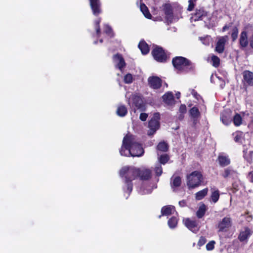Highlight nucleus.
I'll list each match as a JSON object with an SVG mask.
<instances>
[{
	"mask_svg": "<svg viewBox=\"0 0 253 253\" xmlns=\"http://www.w3.org/2000/svg\"><path fill=\"white\" fill-rule=\"evenodd\" d=\"M120 153L124 156L140 157L143 154L144 150L133 136L127 134L124 138Z\"/></svg>",
	"mask_w": 253,
	"mask_h": 253,
	"instance_id": "nucleus-1",
	"label": "nucleus"
},
{
	"mask_svg": "<svg viewBox=\"0 0 253 253\" xmlns=\"http://www.w3.org/2000/svg\"><path fill=\"white\" fill-rule=\"evenodd\" d=\"M139 171V168L133 166H125L120 170V175L125 183L124 189L128 194L132 189V181L138 176Z\"/></svg>",
	"mask_w": 253,
	"mask_h": 253,
	"instance_id": "nucleus-2",
	"label": "nucleus"
},
{
	"mask_svg": "<svg viewBox=\"0 0 253 253\" xmlns=\"http://www.w3.org/2000/svg\"><path fill=\"white\" fill-rule=\"evenodd\" d=\"M203 180L201 172L194 171L187 176V185L189 188H194L200 185Z\"/></svg>",
	"mask_w": 253,
	"mask_h": 253,
	"instance_id": "nucleus-3",
	"label": "nucleus"
},
{
	"mask_svg": "<svg viewBox=\"0 0 253 253\" xmlns=\"http://www.w3.org/2000/svg\"><path fill=\"white\" fill-rule=\"evenodd\" d=\"M174 67L180 72H187L191 68V64L189 61L183 57L178 56L172 60Z\"/></svg>",
	"mask_w": 253,
	"mask_h": 253,
	"instance_id": "nucleus-4",
	"label": "nucleus"
},
{
	"mask_svg": "<svg viewBox=\"0 0 253 253\" xmlns=\"http://www.w3.org/2000/svg\"><path fill=\"white\" fill-rule=\"evenodd\" d=\"M232 220L229 216H225L219 220L217 224V228L219 232H227L232 226Z\"/></svg>",
	"mask_w": 253,
	"mask_h": 253,
	"instance_id": "nucleus-5",
	"label": "nucleus"
},
{
	"mask_svg": "<svg viewBox=\"0 0 253 253\" xmlns=\"http://www.w3.org/2000/svg\"><path fill=\"white\" fill-rule=\"evenodd\" d=\"M253 26L250 25H247L244 30L241 32L239 38V44L241 48H244L249 43L248 34L252 32Z\"/></svg>",
	"mask_w": 253,
	"mask_h": 253,
	"instance_id": "nucleus-6",
	"label": "nucleus"
},
{
	"mask_svg": "<svg viewBox=\"0 0 253 253\" xmlns=\"http://www.w3.org/2000/svg\"><path fill=\"white\" fill-rule=\"evenodd\" d=\"M160 114L159 113H155L154 114L153 118L149 122V130L148 134L149 135H153L156 131L159 128L160 124L159 120L160 119Z\"/></svg>",
	"mask_w": 253,
	"mask_h": 253,
	"instance_id": "nucleus-7",
	"label": "nucleus"
},
{
	"mask_svg": "<svg viewBox=\"0 0 253 253\" xmlns=\"http://www.w3.org/2000/svg\"><path fill=\"white\" fill-rule=\"evenodd\" d=\"M191 94L198 101L199 103L197 105L194 106L191 109V111H199L200 110H204L206 109V107L205 105L204 104V101L201 97L199 95L197 92H196L193 89H189L188 90V92L187 93V95H189Z\"/></svg>",
	"mask_w": 253,
	"mask_h": 253,
	"instance_id": "nucleus-8",
	"label": "nucleus"
},
{
	"mask_svg": "<svg viewBox=\"0 0 253 253\" xmlns=\"http://www.w3.org/2000/svg\"><path fill=\"white\" fill-rule=\"evenodd\" d=\"M154 59L159 62H164L166 60V56L161 47H156L152 51Z\"/></svg>",
	"mask_w": 253,
	"mask_h": 253,
	"instance_id": "nucleus-9",
	"label": "nucleus"
},
{
	"mask_svg": "<svg viewBox=\"0 0 253 253\" xmlns=\"http://www.w3.org/2000/svg\"><path fill=\"white\" fill-rule=\"evenodd\" d=\"M166 21L168 23H171L175 21L176 19L174 18L172 12L171 7L169 4H165L164 8Z\"/></svg>",
	"mask_w": 253,
	"mask_h": 253,
	"instance_id": "nucleus-10",
	"label": "nucleus"
},
{
	"mask_svg": "<svg viewBox=\"0 0 253 253\" xmlns=\"http://www.w3.org/2000/svg\"><path fill=\"white\" fill-rule=\"evenodd\" d=\"M183 223L184 225L193 232H196L199 229L198 223L195 220H192L189 218H186L183 219Z\"/></svg>",
	"mask_w": 253,
	"mask_h": 253,
	"instance_id": "nucleus-11",
	"label": "nucleus"
},
{
	"mask_svg": "<svg viewBox=\"0 0 253 253\" xmlns=\"http://www.w3.org/2000/svg\"><path fill=\"white\" fill-rule=\"evenodd\" d=\"M228 40V37L227 36L219 38L216 45L215 51L219 53H222L224 50L225 43Z\"/></svg>",
	"mask_w": 253,
	"mask_h": 253,
	"instance_id": "nucleus-12",
	"label": "nucleus"
},
{
	"mask_svg": "<svg viewBox=\"0 0 253 253\" xmlns=\"http://www.w3.org/2000/svg\"><path fill=\"white\" fill-rule=\"evenodd\" d=\"M207 13L203 9L197 10L195 13L192 15L191 17V21H196L198 20H203L207 17Z\"/></svg>",
	"mask_w": 253,
	"mask_h": 253,
	"instance_id": "nucleus-13",
	"label": "nucleus"
},
{
	"mask_svg": "<svg viewBox=\"0 0 253 253\" xmlns=\"http://www.w3.org/2000/svg\"><path fill=\"white\" fill-rule=\"evenodd\" d=\"M90 5L92 10L93 13L95 15H97L101 12L100 9L101 3L99 0H89Z\"/></svg>",
	"mask_w": 253,
	"mask_h": 253,
	"instance_id": "nucleus-14",
	"label": "nucleus"
},
{
	"mask_svg": "<svg viewBox=\"0 0 253 253\" xmlns=\"http://www.w3.org/2000/svg\"><path fill=\"white\" fill-rule=\"evenodd\" d=\"M139 169L138 176L142 180H147L151 177V170L146 168L142 167Z\"/></svg>",
	"mask_w": 253,
	"mask_h": 253,
	"instance_id": "nucleus-15",
	"label": "nucleus"
},
{
	"mask_svg": "<svg viewBox=\"0 0 253 253\" xmlns=\"http://www.w3.org/2000/svg\"><path fill=\"white\" fill-rule=\"evenodd\" d=\"M163 99L164 103L169 106H172L175 103V100L171 92L166 93L163 96Z\"/></svg>",
	"mask_w": 253,
	"mask_h": 253,
	"instance_id": "nucleus-16",
	"label": "nucleus"
},
{
	"mask_svg": "<svg viewBox=\"0 0 253 253\" xmlns=\"http://www.w3.org/2000/svg\"><path fill=\"white\" fill-rule=\"evenodd\" d=\"M113 62L115 66L121 70H122V68L125 67L126 66L124 59L122 56L119 54H116L114 56Z\"/></svg>",
	"mask_w": 253,
	"mask_h": 253,
	"instance_id": "nucleus-17",
	"label": "nucleus"
},
{
	"mask_svg": "<svg viewBox=\"0 0 253 253\" xmlns=\"http://www.w3.org/2000/svg\"><path fill=\"white\" fill-rule=\"evenodd\" d=\"M218 162L220 166L224 167L230 164V160L228 155L224 153H221L218 155Z\"/></svg>",
	"mask_w": 253,
	"mask_h": 253,
	"instance_id": "nucleus-18",
	"label": "nucleus"
},
{
	"mask_svg": "<svg viewBox=\"0 0 253 253\" xmlns=\"http://www.w3.org/2000/svg\"><path fill=\"white\" fill-rule=\"evenodd\" d=\"M149 84L154 89L159 88L161 86V80L157 77H151L148 79Z\"/></svg>",
	"mask_w": 253,
	"mask_h": 253,
	"instance_id": "nucleus-19",
	"label": "nucleus"
},
{
	"mask_svg": "<svg viewBox=\"0 0 253 253\" xmlns=\"http://www.w3.org/2000/svg\"><path fill=\"white\" fill-rule=\"evenodd\" d=\"M161 212L163 215L169 216L170 214L176 213L174 207L172 206H167L162 208Z\"/></svg>",
	"mask_w": 253,
	"mask_h": 253,
	"instance_id": "nucleus-20",
	"label": "nucleus"
},
{
	"mask_svg": "<svg viewBox=\"0 0 253 253\" xmlns=\"http://www.w3.org/2000/svg\"><path fill=\"white\" fill-rule=\"evenodd\" d=\"M244 81L248 84L253 85V73L245 71L243 73Z\"/></svg>",
	"mask_w": 253,
	"mask_h": 253,
	"instance_id": "nucleus-21",
	"label": "nucleus"
},
{
	"mask_svg": "<svg viewBox=\"0 0 253 253\" xmlns=\"http://www.w3.org/2000/svg\"><path fill=\"white\" fill-rule=\"evenodd\" d=\"M221 120L223 124L228 126L230 124L232 119L231 115L227 112H225L221 115Z\"/></svg>",
	"mask_w": 253,
	"mask_h": 253,
	"instance_id": "nucleus-22",
	"label": "nucleus"
},
{
	"mask_svg": "<svg viewBox=\"0 0 253 253\" xmlns=\"http://www.w3.org/2000/svg\"><path fill=\"white\" fill-rule=\"evenodd\" d=\"M251 234L250 230L248 228H246L244 230L241 232L239 239L241 241H244L250 236Z\"/></svg>",
	"mask_w": 253,
	"mask_h": 253,
	"instance_id": "nucleus-23",
	"label": "nucleus"
},
{
	"mask_svg": "<svg viewBox=\"0 0 253 253\" xmlns=\"http://www.w3.org/2000/svg\"><path fill=\"white\" fill-rule=\"evenodd\" d=\"M132 101L133 103L137 108V109H140L143 106V101L142 98L137 95H134L132 96Z\"/></svg>",
	"mask_w": 253,
	"mask_h": 253,
	"instance_id": "nucleus-24",
	"label": "nucleus"
},
{
	"mask_svg": "<svg viewBox=\"0 0 253 253\" xmlns=\"http://www.w3.org/2000/svg\"><path fill=\"white\" fill-rule=\"evenodd\" d=\"M181 182V178L178 176L173 175L171 178V185L173 189L179 187Z\"/></svg>",
	"mask_w": 253,
	"mask_h": 253,
	"instance_id": "nucleus-25",
	"label": "nucleus"
},
{
	"mask_svg": "<svg viewBox=\"0 0 253 253\" xmlns=\"http://www.w3.org/2000/svg\"><path fill=\"white\" fill-rule=\"evenodd\" d=\"M234 140L236 142L242 143L244 139V133L243 132L238 131L233 133Z\"/></svg>",
	"mask_w": 253,
	"mask_h": 253,
	"instance_id": "nucleus-26",
	"label": "nucleus"
},
{
	"mask_svg": "<svg viewBox=\"0 0 253 253\" xmlns=\"http://www.w3.org/2000/svg\"><path fill=\"white\" fill-rule=\"evenodd\" d=\"M138 47L143 54H146L149 51L148 45L144 41H141L139 42Z\"/></svg>",
	"mask_w": 253,
	"mask_h": 253,
	"instance_id": "nucleus-27",
	"label": "nucleus"
},
{
	"mask_svg": "<svg viewBox=\"0 0 253 253\" xmlns=\"http://www.w3.org/2000/svg\"><path fill=\"white\" fill-rule=\"evenodd\" d=\"M178 218L177 217V213H175V215H173L169 218L168 221V224L170 228H175L177 224Z\"/></svg>",
	"mask_w": 253,
	"mask_h": 253,
	"instance_id": "nucleus-28",
	"label": "nucleus"
},
{
	"mask_svg": "<svg viewBox=\"0 0 253 253\" xmlns=\"http://www.w3.org/2000/svg\"><path fill=\"white\" fill-rule=\"evenodd\" d=\"M208 192V188H205L198 192L195 194V198L197 200H202L206 195H207Z\"/></svg>",
	"mask_w": 253,
	"mask_h": 253,
	"instance_id": "nucleus-29",
	"label": "nucleus"
},
{
	"mask_svg": "<svg viewBox=\"0 0 253 253\" xmlns=\"http://www.w3.org/2000/svg\"><path fill=\"white\" fill-rule=\"evenodd\" d=\"M206 207L204 204L201 205L197 211L196 214L198 218H202L206 211Z\"/></svg>",
	"mask_w": 253,
	"mask_h": 253,
	"instance_id": "nucleus-30",
	"label": "nucleus"
},
{
	"mask_svg": "<svg viewBox=\"0 0 253 253\" xmlns=\"http://www.w3.org/2000/svg\"><path fill=\"white\" fill-rule=\"evenodd\" d=\"M140 8L145 17L148 19H150L151 18V15L149 12L147 6L144 4H141L140 5Z\"/></svg>",
	"mask_w": 253,
	"mask_h": 253,
	"instance_id": "nucleus-31",
	"label": "nucleus"
},
{
	"mask_svg": "<svg viewBox=\"0 0 253 253\" xmlns=\"http://www.w3.org/2000/svg\"><path fill=\"white\" fill-rule=\"evenodd\" d=\"M211 199L212 201L215 203H216L219 198V192L218 190H214L212 191L211 194Z\"/></svg>",
	"mask_w": 253,
	"mask_h": 253,
	"instance_id": "nucleus-32",
	"label": "nucleus"
},
{
	"mask_svg": "<svg viewBox=\"0 0 253 253\" xmlns=\"http://www.w3.org/2000/svg\"><path fill=\"white\" fill-rule=\"evenodd\" d=\"M233 121L234 125L236 126H239L242 123V118L241 116L238 114H236L234 116Z\"/></svg>",
	"mask_w": 253,
	"mask_h": 253,
	"instance_id": "nucleus-33",
	"label": "nucleus"
},
{
	"mask_svg": "<svg viewBox=\"0 0 253 253\" xmlns=\"http://www.w3.org/2000/svg\"><path fill=\"white\" fill-rule=\"evenodd\" d=\"M200 40L202 42L203 44L205 45H209L212 42V39L210 36H207L204 37H200Z\"/></svg>",
	"mask_w": 253,
	"mask_h": 253,
	"instance_id": "nucleus-34",
	"label": "nucleus"
},
{
	"mask_svg": "<svg viewBox=\"0 0 253 253\" xmlns=\"http://www.w3.org/2000/svg\"><path fill=\"white\" fill-rule=\"evenodd\" d=\"M157 149L159 151L166 152L168 149V144L165 142H161L157 146Z\"/></svg>",
	"mask_w": 253,
	"mask_h": 253,
	"instance_id": "nucleus-35",
	"label": "nucleus"
},
{
	"mask_svg": "<svg viewBox=\"0 0 253 253\" xmlns=\"http://www.w3.org/2000/svg\"><path fill=\"white\" fill-rule=\"evenodd\" d=\"M169 158L167 154H164L158 157V160L161 164L165 165L169 160Z\"/></svg>",
	"mask_w": 253,
	"mask_h": 253,
	"instance_id": "nucleus-36",
	"label": "nucleus"
},
{
	"mask_svg": "<svg viewBox=\"0 0 253 253\" xmlns=\"http://www.w3.org/2000/svg\"><path fill=\"white\" fill-rule=\"evenodd\" d=\"M211 60L212 65L213 66L217 67L219 66V63H220V59L217 56H215V55H212L211 57Z\"/></svg>",
	"mask_w": 253,
	"mask_h": 253,
	"instance_id": "nucleus-37",
	"label": "nucleus"
},
{
	"mask_svg": "<svg viewBox=\"0 0 253 253\" xmlns=\"http://www.w3.org/2000/svg\"><path fill=\"white\" fill-rule=\"evenodd\" d=\"M134 80V78L133 76L130 74H127L125 77H124V82L126 84H130Z\"/></svg>",
	"mask_w": 253,
	"mask_h": 253,
	"instance_id": "nucleus-38",
	"label": "nucleus"
},
{
	"mask_svg": "<svg viewBox=\"0 0 253 253\" xmlns=\"http://www.w3.org/2000/svg\"><path fill=\"white\" fill-rule=\"evenodd\" d=\"M233 172V170L231 168H228L224 170L222 173V176L224 178H226L231 175Z\"/></svg>",
	"mask_w": 253,
	"mask_h": 253,
	"instance_id": "nucleus-39",
	"label": "nucleus"
},
{
	"mask_svg": "<svg viewBox=\"0 0 253 253\" xmlns=\"http://www.w3.org/2000/svg\"><path fill=\"white\" fill-rule=\"evenodd\" d=\"M238 34V30L236 27H234L232 30L231 37L233 39V41H235L237 37Z\"/></svg>",
	"mask_w": 253,
	"mask_h": 253,
	"instance_id": "nucleus-40",
	"label": "nucleus"
},
{
	"mask_svg": "<svg viewBox=\"0 0 253 253\" xmlns=\"http://www.w3.org/2000/svg\"><path fill=\"white\" fill-rule=\"evenodd\" d=\"M101 22L100 18H99L95 22V28L96 30V35L97 36H99L100 34V29L99 27V24Z\"/></svg>",
	"mask_w": 253,
	"mask_h": 253,
	"instance_id": "nucleus-41",
	"label": "nucleus"
},
{
	"mask_svg": "<svg viewBox=\"0 0 253 253\" xmlns=\"http://www.w3.org/2000/svg\"><path fill=\"white\" fill-rule=\"evenodd\" d=\"M215 242L214 241H211L206 245V249L208 251H211L214 248Z\"/></svg>",
	"mask_w": 253,
	"mask_h": 253,
	"instance_id": "nucleus-42",
	"label": "nucleus"
},
{
	"mask_svg": "<svg viewBox=\"0 0 253 253\" xmlns=\"http://www.w3.org/2000/svg\"><path fill=\"white\" fill-rule=\"evenodd\" d=\"M195 0H188L189 5H188V7L187 8L188 10L191 11L193 10V9L194 7V6H195Z\"/></svg>",
	"mask_w": 253,
	"mask_h": 253,
	"instance_id": "nucleus-43",
	"label": "nucleus"
},
{
	"mask_svg": "<svg viewBox=\"0 0 253 253\" xmlns=\"http://www.w3.org/2000/svg\"><path fill=\"white\" fill-rule=\"evenodd\" d=\"M104 32L108 35L112 36L113 35V34L112 33L111 28L107 25H105L104 26Z\"/></svg>",
	"mask_w": 253,
	"mask_h": 253,
	"instance_id": "nucleus-44",
	"label": "nucleus"
},
{
	"mask_svg": "<svg viewBox=\"0 0 253 253\" xmlns=\"http://www.w3.org/2000/svg\"><path fill=\"white\" fill-rule=\"evenodd\" d=\"M190 116L194 120L198 118L200 116L199 112H190Z\"/></svg>",
	"mask_w": 253,
	"mask_h": 253,
	"instance_id": "nucleus-45",
	"label": "nucleus"
},
{
	"mask_svg": "<svg viewBox=\"0 0 253 253\" xmlns=\"http://www.w3.org/2000/svg\"><path fill=\"white\" fill-rule=\"evenodd\" d=\"M155 171L156 172V174L160 176L162 173V169L161 166L159 165L158 166H157L155 167Z\"/></svg>",
	"mask_w": 253,
	"mask_h": 253,
	"instance_id": "nucleus-46",
	"label": "nucleus"
},
{
	"mask_svg": "<svg viewBox=\"0 0 253 253\" xmlns=\"http://www.w3.org/2000/svg\"><path fill=\"white\" fill-rule=\"evenodd\" d=\"M206 242V239L205 237H201L199 241H198V245L199 246H203L204 244H205V243Z\"/></svg>",
	"mask_w": 253,
	"mask_h": 253,
	"instance_id": "nucleus-47",
	"label": "nucleus"
},
{
	"mask_svg": "<svg viewBox=\"0 0 253 253\" xmlns=\"http://www.w3.org/2000/svg\"><path fill=\"white\" fill-rule=\"evenodd\" d=\"M147 117L148 115L146 113H143L140 115V119L142 121H146Z\"/></svg>",
	"mask_w": 253,
	"mask_h": 253,
	"instance_id": "nucleus-48",
	"label": "nucleus"
},
{
	"mask_svg": "<svg viewBox=\"0 0 253 253\" xmlns=\"http://www.w3.org/2000/svg\"><path fill=\"white\" fill-rule=\"evenodd\" d=\"M127 112H116L117 115L121 117L125 116Z\"/></svg>",
	"mask_w": 253,
	"mask_h": 253,
	"instance_id": "nucleus-49",
	"label": "nucleus"
},
{
	"mask_svg": "<svg viewBox=\"0 0 253 253\" xmlns=\"http://www.w3.org/2000/svg\"><path fill=\"white\" fill-rule=\"evenodd\" d=\"M126 109L124 105H120L119 106L117 111H126Z\"/></svg>",
	"mask_w": 253,
	"mask_h": 253,
	"instance_id": "nucleus-50",
	"label": "nucleus"
},
{
	"mask_svg": "<svg viewBox=\"0 0 253 253\" xmlns=\"http://www.w3.org/2000/svg\"><path fill=\"white\" fill-rule=\"evenodd\" d=\"M248 179L252 182H253V171H252L249 173Z\"/></svg>",
	"mask_w": 253,
	"mask_h": 253,
	"instance_id": "nucleus-51",
	"label": "nucleus"
},
{
	"mask_svg": "<svg viewBox=\"0 0 253 253\" xmlns=\"http://www.w3.org/2000/svg\"><path fill=\"white\" fill-rule=\"evenodd\" d=\"M152 189H146V190H143V191H142V194H149V193H150L152 192Z\"/></svg>",
	"mask_w": 253,
	"mask_h": 253,
	"instance_id": "nucleus-52",
	"label": "nucleus"
},
{
	"mask_svg": "<svg viewBox=\"0 0 253 253\" xmlns=\"http://www.w3.org/2000/svg\"><path fill=\"white\" fill-rule=\"evenodd\" d=\"M186 202L184 200H182V201H179V205L181 207H185L186 206Z\"/></svg>",
	"mask_w": 253,
	"mask_h": 253,
	"instance_id": "nucleus-53",
	"label": "nucleus"
},
{
	"mask_svg": "<svg viewBox=\"0 0 253 253\" xmlns=\"http://www.w3.org/2000/svg\"><path fill=\"white\" fill-rule=\"evenodd\" d=\"M186 110V106L185 105H181L180 107V111H184Z\"/></svg>",
	"mask_w": 253,
	"mask_h": 253,
	"instance_id": "nucleus-54",
	"label": "nucleus"
},
{
	"mask_svg": "<svg viewBox=\"0 0 253 253\" xmlns=\"http://www.w3.org/2000/svg\"><path fill=\"white\" fill-rule=\"evenodd\" d=\"M229 28V26H227V25H225L224 26L223 28H222V31L223 32H225V31H226L227 30H228V29Z\"/></svg>",
	"mask_w": 253,
	"mask_h": 253,
	"instance_id": "nucleus-55",
	"label": "nucleus"
},
{
	"mask_svg": "<svg viewBox=\"0 0 253 253\" xmlns=\"http://www.w3.org/2000/svg\"><path fill=\"white\" fill-rule=\"evenodd\" d=\"M176 97L177 99H179L180 97V92H177L175 94Z\"/></svg>",
	"mask_w": 253,
	"mask_h": 253,
	"instance_id": "nucleus-56",
	"label": "nucleus"
},
{
	"mask_svg": "<svg viewBox=\"0 0 253 253\" xmlns=\"http://www.w3.org/2000/svg\"><path fill=\"white\" fill-rule=\"evenodd\" d=\"M225 82L224 81H222L221 83L220 84V86H221V88H223L225 86Z\"/></svg>",
	"mask_w": 253,
	"mask_h": 253,
	"instance_id": "nucleus-57",
	"label": "nucleus"
},
{
	"mask_svg": "<svg viewBox=\"0 0 253 253\" xmlns=\"http://www.w3.org/2000/svg\"><path fill=\"white\" fill-rule=\"evenodd\" d=\"M100 42H102V40H100Z\"/></svg>",
	"mask_w": 253,
	"mask_h": 253,
	"instance_id": "nucleus-58",
	"label": "nucleus"
}]
</instances>
